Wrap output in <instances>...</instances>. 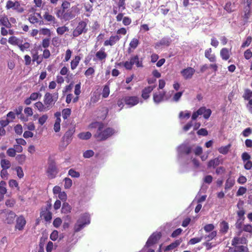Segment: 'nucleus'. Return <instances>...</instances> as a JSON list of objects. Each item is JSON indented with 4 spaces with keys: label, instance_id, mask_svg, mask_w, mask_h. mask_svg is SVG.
<instances>
[{
    "label": "nucleus",
    "instance_id": "58836bf2",
    "mask_svg": "<svg viewBox=\"0 0 252 252\" xmlns=\"http://www.w3.org/2000/svg\"><path fill=\"white\" fill-rule=\"evenodd\" d=\"M235 184V181L233 179L228 178L226 180L225 183V189H231Z\"/></svg>",
    "mask_w": 252,
    "mask_h": 252
},
{
    "label": "nucleus",
    "instance_id": "69168bd1",
    "mask_svg": "<svg viewBox=\"0 0 252 252\" xmlns=\"http://www.w3.org/2000/svg\"><path fill=\"white\" fill-rule=\"evenodd\" d=\"M34 106L40 111H43V110L45 108L42 103L40 101L36 102L34 104Z\"/></svg>",
    "mask_w": 252,
    "mask_h": 252
},
{
    "label": "nucleus",
    "instance_id": "dca6fc26",
    "mask_svg": "<svg viewBox=\"0 0 252 252\" xmlns=\"http://www.w3.org/2000/svg\"><path fill=\"white\" fill-rule=\"evenodd\" d=\"M165 95V92L161 91L155 93L153 94V100L156 103H159L161 102Z\"/></svg>",
    "mask_w": 252,
    "mask_h": 252
},
{
    "label": "nucleus",
    "instance_id": "423d86ee",
    "mask_svg": "<svg viewBox=\"0 0 252 252\" xmlns=\"http://www.w3.org/2000/svg\"><path fill=\"white\" fill-rule=\"evenodd\" d=\"M87 23L84 21H81L78 23L77 27L73 32V35L77 37L83 32H86L87 29H86Z\"/></svg>",
    "mask_w": 252,
    "mask_h": 252
},
{
    "label": "nucleus",
    "instance_id": "6e6d98bb",
    "mask_svg": "<svg viewBox=\"0 0 252 252\" xmlns=\"http://www.w3.org/2000/svg\"><path fill=\"white\" fill-rule=\"evenodd\" d=\"M183 230L181 228H177L176 230H175L171 234V237L172 238H176L179 235H180Z\"/></svg>",
    "mask_w": 252,
    "mask_h": 252
},
{
    "label": "nucleus",
    "instance_id": "ea45409f",
    "mask_svg": "<svg viewBox=\"0 0 252 252\" xmlns=\"http://www.w3.org/2000/svg\"><path fill=\"white\" fill-rule=\"evenodd\" d=\"M22 42L23 40H22L18 46L21 51L24 52L25 50H27L30 48V44L27 42L22 44Z\"/></svg>",
    "mask_w": 252,
    "mask_h": 252
},
{
    "label": "nucleus",
    "instance_id": "37998d69",
    "mask_svg": "<svg viewBox=\"0 0 252 252\" xmlns=\"http://www.w3.org/2000/svg\"><path fill=\"white\" fill-rule=\"evenodd\" d=\"M245 214V211L244 208H242V209L238 210L237 212V215L238 216V217L240 220H245V218L244 217V215Z\"/></svg>",
    "mask_w": 252,
    "mask_h": 252
},
{
    "label": "nucleus",
    "instance_id": "680f3d73",
    "mask_svg": "<svg viewBox=\"0 0 252 252\" xmlns=\"http://www.w3.org/2000/svg\"><path fill=\"white\" fill-rule=\"evenodd\" d=\"M183 92H179L175 94L173 96V100L176 102L179 101V100L181 97Z\"/></svg>",
    "mask_w": 252,
    "mask_h": 252
},
{
    "label": "nucleus",
    "instance_id": "b1692460",
    "mask_svg": "<svg viewBox=\"0 0 252 252\" xmlns=\"http://www.w3.org/2000/svg\"><path fill=\"white\" fill-rule=\"evenodd\" d=\"M220 232L223 234H225L228 232V230L229 229L228 223L226 221L223 220L220 223Z\"/></svg>",
    "mask_w": 252,
    "mask_h": 252
},
{
    "label": "nucleus",
    "instance_id": "f03ea898",
    "mask_svg": "<svg viewBox=\"0 0 252 252\" xmlns=\"http://www.w3.org/2000/svg\"><path fill=\"white\" fill-rule=\"evenodd\" d=\"M135 64L137 67H143V58H139L137 55H132L129 61L124 63V66L127 70H131L133 65Z\"/></svg>",
    "mask_w": 252,
    "mask_h": 252
},
{
    "label": "nucleus",
    "instance_id": "bb28decb",
    "mask_svg": "<svg viewBox=\"0 0 252 252\" xmlns=\"http://www.w3.org/2000/svg\"><path fill=\"white\" fill-rule=\"evenodd\" d=\"M81 60V58L79 56H76L73 58V59L71 62V68L72 70H74L78 66L80 61Z\"/></svg>",
    "mask_w": 252,
    "mask_h": 252
},
{
    "label": "nucleus",
    "instance_id": "39448f33",
    "mask_svg": "<svg viewBox=\"0 0 252 252\" xmlns=\"http://www.w3.org/2000/svg\"><path fill=\"white\" fill-rule=\"evenodd\" d=\"M242 160L244 163V168L247 170L252 168V161L251 160V156L247 152H244L241 155Z\"/></svg>",
    "mask_w": 252,
    "mask_h": 252
},
{
    "label": "nucleus",
    "instance_id": "2f4dec72",
    "mask_svg": "<svg viewBox=\"0 0 252 252\" xmlns=\"http://www.w3.org/2000/svg\"><path fill=\"white\" fill-rule=\"evenodd\" d=\"M231 147V144H229L226 146H222L218 149V151L220 153L223 155H226L228 153L230 148Z\"/></svg>",
    "mask_w": 252,
    "mask_h": 252
},
{
    "label": "nucleus",
    "instance_id": "c9c22d12",
    "mask_svg": "<svg viewBox=\"0 0 252 252\" xmlns=\"http://www.w3.org/2000/svg\"><path fill=\"white\" fill-rule=\"evenodd\" d=\"M116 6L121 9L124 10L126 8V0H116Z\"/></svg>",
    "mask_w": 252,
    "mask_h": 252
},
{
    "label": "nucleus",
    "instance_id": "a19ab883",
    "mask_svg": "<svg viewBox=\"0 0 252 252\" xmlns=\"http://www.w3.org/2000/svg\"><path fill=\"white\" fill-rule=\"evenodd\" d=\"M110 94L109 87L107 85H105L103 87L102 95L103 98H106Z\"/></svg>",
    "mask_w": 252,
    "mask_h": 252
},
{
    "label": "nucleus",
    "instance_id": "f704fd0d",
    "mask_svg": "<svg viewBox=\"0 0 252 252\" xmlns=\"http://www.w3.org/2000/svg\"><path fill=\"white\" fill-rule=\"evenodd\" d=\"M44 103L46 105H50L53 101V97L49 93H46L44 96Z\"/></svg>",
    "mask_w": 252,
    "mask_h": 252
},
{
    "label": "nucleus",
    "instance_id": "aec40b11",
    "mask_svg": "<svg viewBox=\"0 0 252 252\" xmlns=\"http://www.w3.org/2000/svg\"><path fill=\"white\" fill-rule=\"evenodd\" d=\"M139 43L138 39L136 38H132L129 44V47L127 49L128 53H130L132 51L131 49L134 50L136 49L139 44Z\"/></svg>",
    "mask_w": 252,
    "mask_h": 252
},
{
    "label": "nucleus",
    "instance_id": "f257e3e1",
    "mask_svg": "<svg viewBox=\"0 0 252 252\" xmlns=\"http://www.w3.org/2000/svg\"><path fill=\"white\" fill-rule=\"evenodd\" d=\"M115 133L116 130L114 128L110 127H105L104 124L102 123V126L97 129L94 136L97 141H102L107 140Z\"/></svg>",
    "mask_w": 252,
    "mask_h": 252
},
{
    "label": "nucleus",
    "instance_id": "338daca9",
    "mask_svg": "<svg viewBox=\"0 0 252 252\" xmlns=\"http://www.w3.org/2000/svg\"><path fill=\"white\" fill-rule=\"evenodd\" d=\"M59 237V233L57 230H54L50 235V239L52 241H56Z\"/></svg>",
    "mask_w": 252,
    "mask_h": 252
},
{
    "label": "nucleus",
    "instance_id": "2eb2a0df",
    "mask_svg": "<svg viewBox=\"0 0 252 252\" xmlns=\"http://www.w3.org/2000/svg\"><path fill=\"white\" fill-rule=\"evenodd\" d=\"M155 86H148L143 89L142 91L141 96L142 97L146 100L149 98L150 94L155 89Z\"/></svg>",
    "mask_w": 252,
    "mask_h": 252
},
{
    "label": "nucleus",
    "instance_id": "72a5a7b5",
    "mask_svg": "<svg viewBox=\"0 0 252 252\" xmlns=\"http://www.w3.org/2000/svg\"><path fill=\"white\" fill-rule=\"evenodd\" d=\"M78 136L81 139L88 140L91 137L92 134L89 131L86 132H81L78 134Z\"/></svg>",
    "mask_w": 252,
    "mask_h": 252
},
{
    "label": "nucleus",
    "instance_id": "f8f14e48",
    "mask_svg": "<svg viewBox=\"0 0 252 252\" xmlns=\"http://www.w3.org/2000/svg\"><path fill=\"white\" fill-rule=\"evenodd\" d=\"M121 37L118 35H111L109 37V39L105 40L104 42V45L105 46H113L118 42Z\"/></svg>",
    "mask_w": 252,
    "mask_h": 252
},
{
    "label": "nucleus",
    "instance_id": "9b49d317",
    "mask_svg": "<svg viewBox=\"0 0 252 252\" xmlns=\"http://www.w3.org/2000/svg\"><path fill=\"white\" fill-rule=\"evenodd\" d=\"M194 73L195 69L191 67H188L181 71L182 75L183 76L184 78L186 80L190 79Z\"/></svg>",
    "mask_w": 252,
    "mask_h": 252
},
{
    "label": "nucleus",
    "instance_id": "e2e57ef3",
    "mask_svg": "<svg viewBox=\"0 0 252 252\" xmlns=\"http://www.w3.org/2000/svg\"><path fill=\"white\" fill-rule=\"evenodd\" d=\"M62 222V219L60 218H57L54 220L53 224L54 227L57 228L60 226Z\"/></svg>",
    "mask_w": 252,
    "mask_h": 252
},
{
    "label": "nucleus",
    "instance_id": "6ab92c4d",
    "mask_svg": "<svg viewBox=\"0 0 252 252\" xmlns=\"http://www.w3.org/2000/svg\"><path fill=\"white\" fill-rule=\"evenodd\" d=\"M212 50L211 48L207 49L205 51V57L209 60L210 62H216V57L214 54H212Z\"/></svg>",
    "mask_w": 252,
    "mask_h": 252
},
{
    "label": "nucleus",
    "instance_id": "49530a36",
    "mask_svg": "<svg viewBox=\"0 0 252 252\" xmlns=\"http://www.w3.org/2000/svg\"><path fill=\"white\" fill-rule=\"evenodd\" d=\"M64 181L65 182L64 187L65 189H69L72 185V180L69 178H65L64 179Z\"/></svg>",
    "mask_w": 252,
    "mask_h": 252
},
{
    "label": "nucleus",
    "instance_id": "c85d7f7f",
    "mask_svg": "<svg viewBox=\"0 0 252 252\" xmlns=\"http://www.w3.org/2000/svg\"><path fill=\"white\" fill-rule=\"evenodd\" d=\"M220 163V160L219 158H217L214 159L210 160L207 164L208 167L210 168L213 167V168H215L216 166H218Z\"/></svg>",
    "mask_w": 252,
    "mask_h": 252
},
{
    "label": "nucleus",
    "instance_id": "4468645a",
    "mask_svg": "<svg viewBox=\"0 0 252 252\" xmlns=\"http://www.w3.org/2000/svg\"><path fill=\"white\" fill-rule=\"evenodd\" d=\"M26 223V220L24 217L21 215L17 218L16 220V224L15 225V228L18 229L19 230H22L23 229Z\"/></svg>",
    "mask_w": 252,
    "mask_h": 252
},
{
    "label": "nucleus",
    "instance_id": "412c9836",
    "mask_svg": "<svg viewBox=\"0 0 252 252\" xmlns=\"http://www.w3.org/2000/svg\"><path fill=\"white\" fill-rule=\"evenodd\" d=\"M16 215L13 211H9L6 215V219L5 220V222L7 224H12L14 222L15 218Z\"/></svg>",
    "mask_w": 252,
    "mask_h": 252
},
{
    "label": "nucleus",
    "instance_id": "c03bdc74",
    "mask_svg": "<svg viewBox=\"0 0 252 252\" xmlns=\"http://www.w3.org/2000/svg\"><path fill=\"white\" fill-rule=\"evenodd\" d=\"M16 159L19 164H22L26 160V156L25 155H18L16 156Z\"/></svg>",
    "mask_w": 252,
    "mask_h": 252
},
{
    "label": "nucleus",
    "instance_id": "9d476101",
    "mask_svg": "<svg viewBox=\"0 0 252 252\" xmlns=\"http://www.w3.org/2000/svg\"><path fill=\"white\" fill-rule=\"evenodd\" d=\"M76 7H72L70 9L64 12V20H70L74 18L76 15Z\"/></svg>",
    "mask_w": 252,
    "mask_h": 252
},
{
    "label": "nucleus",
    "instance_id": "8fccbe9b",
    "mask_svg": "<svg viewBox=\"0 0 252 252\" xmlns=\"http://www.w3.org/2000/svg\"><path fill=\"white\" fill-rule=\"evenodd\" d=\"M217 236V231H213L209 235L205 236V239H207L208 241H210Z\"/></svg>",
    "mask_w": 252,
    "mask_h": 252
},
{
    "label": "nucleus",
    "instance_id": "4d7b16f0",
    "mask_svg": "<svg viewBox=\"0 0 252 252\" xmlns=\"http://www.w3.org/2000/svg\"><path fill=\"white\" fill-rule=\"evenodd\" d=\"M68 175L71 176L72 177L75 178H78L80 176V173L78 172L75 171L73 169H70L69 170Z\"/></svg>",
    "mask_w": 252,
    "mask_h": 252
},
{
    "label": "nucleus",
    "instance_id": "5fc2aeb1",
    "mask_svg": "<svg viewBox=\"0 0 252 252\" xmlns=\"http://www.w3.org/2000/svg\"><path fill=\"white\" fill-rule=\"evenodd\" d=\"M215 227L213 224H207L204 227V229L206 232H212L214 229Z\"/></svg>",
    "mask_w": 252,
    "mask_h": 252
},
{
    "label": "nucleus",
    "instance_id": "bf43d9fd",
    "mask_svg": "<svg viewBox=\"0 0 252 252\" xmlns=\"http://www.w3.org/2000/svg\"><path fill=\"white\" fill-rule=\"evenodd\" d=\"M202 240V238H193L189 240V242H188V244L190 245H194L197 243L200 242Z\"/></svg>",
    "mask_w": 252,
    "mask_h": 252
},
{
    "label": "nucleus",
    "instance_id": "4be33fe9",
    "mask_svg": "<svg viewBox=\"0 0 252 252\" xmlns=\"http://www.w3.org/2000/svg\"><path fill=\"white\" fill-rule=\"evenodd\" d=\"M74 132L75 127L72 126L65 132V135H64V137H65L66 138L65 141L67 143V144H68V143L71 142L72 140V136Z\"/></svg>",
    "mask_w": 252,
    "mask_h": 252
},
{
    "label": "nucleus",
    "instance_id": "0eeeda50",
    "mask_svg": "<svg viewBox=\"0 0 252 252\" xmlns=\"http://www.w3.org/2000/svg\"><path fill=\"white\" fill-rule=\"evenodd\" d=\"M5 7L7 9L12 8L19 13H22L24 11V8L21 6L20 3L18 1L13 2L9 0L7 1Z\"/></svg>",
    "mask_w": 252,
    "mask_h": 252
},
{
    "label": "nucleus",
    "instance_id": "ddd939ff",
    "mask_svg": "<svg viewBox=\"0 0 252 252\" xmlns=\"http://www.w3.org/2000/svg\"><path fill=\"white\" fill-rule=\"evenodd\" d=\"M248 249L243 245H236L235 246L229 247L228 252H248Z\"/></svg>",
    "mask_w": 252,
    "mask_h": 252
},
{
    "label": "nucleus",
    "instance_id": "20e7f679",
    "mask_svg": "<svg viewBox=\"0 0 252 252\" xmlns=\"http://www.w3.org/2000/svg\"><path fill=\"white\" fill-rule=\"evenodd\" d=\"M161 235L160 232L153 233L148 238L145 246L144 249L152 247L158 243V241L161 238Z\"/></svg>",
    "mask_w": 252,
    "mask_h": 252
},
{
    "label": "nucleus",
    "instance_id": "e433bc0d",
    "mask_svg": "<svg viewBox=\"0 0 252 252\" xmlns=\"http://www.w3.org/2000/svg\"><path fill=\"white\" fill-rule=\"evenodd\" d=\"M0 165L3 169H7L11 166L10 162L5 159H2L0 161Z\"/></svg>",
    "mask_w": 252,
    "mask_h": 252
},
{
    "label": "nucleus",
    "instance_id": "f3484780",
    "mask_svg": "<svg viewBox=\"0 0 252 252\" xmlns=\"http://www.w3.org/2000/svg\"><path fill=\"white\" fill-rule=\"evenodd\" d=\"M183 240L182 238L176 240L174 242L171 243L170 245L166 246L164 251V252H168L174 250L178 247L180 244L182 242Z\"/></svg>",
    "mask_w": 252,
    "mask_h": 252
},
{
    "label": "nucleus",
    "instance_id": "09e8293b",
    "mask_svg": "<svg viewBox=\"0 0 252 252\" xmlns=\"http://www.w3.org/2000/svg\"><path fill=\"white\" fill-rule=\"evenodd\" d=\"M247 192V188L244 187H240L236 193L237 196L243 195Z\"/></svg>",
    "mask_w": 252,
    "mask_h": 252
},
{
    "label": "nucleus",
    "instance_id": "13d9d810",
    "mask_svg": "<svg viewBox=\"0 0 252 252\" xmlns=\"http://www.w3.org/2000/svg\"><path fill=\"white\" fill-rule=\"evenodd\" d=\"M252 41V38L251 36H249L247 37V39L245 42H244L242 45V47H245L249 46Z\"/></svg>",
    "mask_w": 252,
    "mask_h": 252
},
{
    "label": "nucleus",
    "instance_id": "de8ad7c7",
    "mask_svg": "<svg viewBox=\"0 0 252 252\" xmlns=\"http://www.w3.org/2000/svg\"><path fill=\"white\" fill-rule=\"evenodd\" d=\"M71 217L69 215H67L65 218L64 217V228L68 227L71 222Z\"/></svg>",
    "mask_w": 252,
    "mask_h": 252
},
{
    "label": "nucleus",
    "instance_id": "6e6552de",
    "mask_svg": "<svg viewBox=\"0 0 252 252\" xmlns=\"http://www.w3.org/2000/svg\"><path fill=\"white\" fill-rule=\"evenodd\" d=\"M125 103L129 107H132L138 104L139 102V98L137 96H126L124 97Z\"/></svg>",
    "mask_w": 252,
    "mask_h": 252
},
{
    "label": "nucleus",
    "instance_id": "473e14b6",
    "mask_svg": "<svg viewBox=\"0 0 252 252\" xmlns=\"http://www.w3.org/2000/svg\"><path fill=\"white\" fill-rule=\"evenodd\" d=\"M21 40L16 36H11L8 39V42L12 45L18 46Z\"/></svg>",
    "mask_w": 252,
    "mask_h": 252
},
{
    "label": "nucleus",
    "instance_id": "cd10ccee",
    "mask_svg": "<svg viewBox=\"0 0 252 252\" xmlns=\"http://www.w3.org/2000/svg\"><path fill=\"white\" fill-rule=\"evenodd\" d=\"M40 217H43L46 221L50 222L52 219V214L50 211L48 212H44V211H41Z\"/></svg>",
    "mask_w": 252,
    "mask_h": 252
},
{
    "label": "nucleus",
    "instance_id": "393cba45",
    "mask_svg": "<svg viewBox=\"0 0 252 252\" xmlns=\"http://www.w3.org/2000/svg\"><path fill=\"white\" fill-rule=\"evenodd\" d=\"M171 40L169 38L163 37L157 43V46H168L171 43Z\"/></svg>",
    "mask_w": 252,
    "mask_h": 252
},
{
    "label": "nucleus",
    "instance_id": "4c0bfd02",
    "mask_svg": "<svg viewBox=\"0 0 252 252\" xmlns=\"http://www.w3.org/2000/svg\"><path fill=\"white\" fill-rule=\"evenodd\" d=\"M234 7V3H232L231 2H227L224 7V9L228 12L231 13L234 11L233 8Z\"/></svg>",
    "mask_w": 252,
    "mask_h": 252
},
{
    "label": "nucleus",
    "instance_id": "3c124183",
    "mask_svg": "<svg viewBox=\"0 0 252 252\" xmlns=\"http://www.w3.org/2000/svg\"><path fill=\"white\" fill-rule=\"evenodd\" d=\"M15 170L17 172V175L19 178L21 179L24 177V172L21 167L17 166L16 167Z\"/></svg>",
    "mask_w": 252,
    "mask_h": 252
},
{
    "label": "nucleus",
    "instance_id": "c756f323",
    "mask_svg": "<svg viewBox=\"0 0 252 252\" xmlns=\"http://www.w3.org/2000/svg\"><path fill=\"white\" fill-rule=\"evenodd\" d=\"M242 97L245 100H248L249 101L250 100L252 99V91L249 89H245Z\"/></svg>",
    "mask_w": 252,
    "mask_h": 252
},
{
    "label": "nucleus",
    "instance_id": "052dcab7",
    "mask_svg": "<svg viewBox=\"0 0 252 252\" xmlns=\"http://www.w3.org/2000/svg\"><path fill=\"white\" fill-rule=\"evenodd\" d=\"M14 130L16 133L21 135L23 132L22 126L21 125L18 124L14 127Z\"/></svg>",
    "mask_w": 252,
    "mask_h": 252
},
{
    "label": "nucleus",
    "instance_id": "a18cd8bd",
    "mask_svg": "<svg viewBox=\"0 0 252 252\" xmlns=\"http://www.w3.org/2000/svg\"><path fill=\"white\" fill-rule=\"evenodd\" d=\"M94 155V152L92 150H87L83 153V157L86 158H88L92 157Z\"/></svg>",
    "mask_w": 252,
    "mask_h": 252
},
{
    "label": "nucleus",
    "instance_id": "774afa93",
    "mask_svg": "<svg viewBox=\"0 0 252 252\" xmlns=\"http://www.w3.org/2000/svg\"><path fill=\"white\" fill-rule=\"evenodd\" d=\"M244 56L246 60H249L252 57V52L250 49H247L245 51Z\"/></svg>",
    "mask_w": 252,
    "mask_h": 252
},
{
    "label": "nucleus",
    "instance_id": "5701e85b",
    "mask_svg": "<svg viewBox=\"0 0 252 252\" xmlns=\"http://www.w3.org/2000/svg\"><path fill=\"white\" fill-rule=\"evenodd\" d=\"M181 154L189 155L192 151V147L186 144L182 145L179 147Z\"/></svg>",
    "mask_w": 252,
    "mask_h": 252
},
{
    "label": "nucleus",
    "instance_id": "7ed1b4c3",
    "mask_svg": "<svg viewBox=\"0 0 252 252\" xmlns=\"http://www.w3.org/2000/svg\"><path fill=\"white\" fill-rule=\"evenodd\" d=\"M90 223V220L89 215L87 213L82 214L74 225V232H78L80 231L84 228L86 225L89 224Z\"/></svg>",
    "mask_w": 252,
    "mask_h": 252
},
{
    "label": "nucleus",
    "instance_id": "a211bd4d",
    "mask_svg": "<svg viewBox=\"0 0 252 252\" xmlns=\"http://www.w3.org/2000/svg\"><path fill=\"white\" fill-rule=\"evenodd\" d=\"M231 55V49L226 48H222L220 51V56L222 60H228Z\"/></svg>",
    "mask_w": 252,
    "mask_h": 252
},
{
    "label": "nucleus",
    "instance_id": "603ef678",
    "mask_svg": "<svg viewBox=\"0 0 252 252\" xmlns=\"http://www.w3.org/2000/svg\"><path fill=\"white\" fill-rule=\"evenodd\" d=\"M202 109H200V108L196 112H194L191 116L192 120H195L199 115H202Z\"/></svg>",
    "mask_w": 252,
    "mask_h": 252
},
{
    "label": "nucleus",
    "instance_id": "1a4fd4ad",
    "mask_svg": "<svg viewBox=\"0 0 252 252\" xmlns=\"http://www.w3.org/2000/svg\"><path fill=\"white\" fill-rule=\"evenodd\" d=\"M47 173L49 178L53 179L55 177L57 171L56 163L54 161H51L49 163Z\"/></svg>",
    "mask_w": 252,
    "mask_h": 252
},
{
    "label": "nucleus",
    "instance_id": "79ce46f5",
    "mask_svg": "<svg viewBox=\"0 0 252 252\" xmlns=\"http://www.w3.org/2000/svg\"><path fill=\"white\" fill-rule=\"evenodd\" d=\"M242 239L238 237H235L232 240L231 245L232 246H235L238 245L240 244H242Z\"/></svg>",
    "mask_w": 252,
    "mask_h": 252
},
{
    "label": "nucleus",
    "instance_id": "0e129e2a",
    "mask_svg": "<svg viewBox=\"0 0 252 252\" xmlns=\"http://www.w3.org/2000/svg\"><path fill=\"white\" fill-rule=\"evenodd\" d=\"M32 62H36L37 64H39L42 62V58L39 57L37 54L33 55Z\"/></svg>",
    "mask_w": 252,
    "mask_h": 252
},
{
    "label": "nucleus",
    "instance_id": "864d4df0",
    "mask_svg": "<svg viewBox=\"0 0 252 252\" xmlns=\"http://www.w3.org/2000/svg\"><path fill=\"white\" fill-rule=\"evenodd\" d=\"M102 123H103L99 122H95L92 123L89 125V128H97H97H98V127L99 126H102Z\"/></svg>",
    "mask_w": 252,
    "mask_h": 252
},
{
    "label": "nucleus",
    "instance_id": "a878e982",
    "mask_svg": "<svg viewBox=\"0 0 252 252\" xmlns=\"http://www.w3.org/2000/svg\"><path fill=\"white\" fill-rule=\"evenodd\" d=\"M202 109V115H203V117L205 119H208L212 114V111L210 109H207L205 107L202 106L200 108Z\"/></svg>",
    "mask_w": 252,
    "mask_h": 252
},
{
    "label": "nucleus",
    "instance_id": "7c9ffc66",
    "mask_svg": "<svg viewBox=\"0 0 252 252\" xmlns=\"http://www.w3.org/2000/svg\"><path fill=\"white\" fill-rule=\"evenodd\" d=\"M95 56L99 60H103L106 58L107 54L104 52V49H103L97 52Z\"/></svg>",
    "mask_w": 252,
    "mask_h": 252
}]
</instances>
